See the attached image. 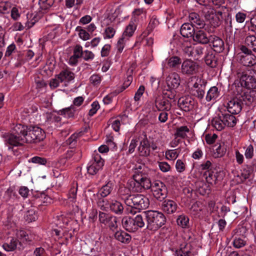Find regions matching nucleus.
Segmentation results:
<instances>
[{"label": "nucleus", "instance_id": "f257e3e1", "mask_svg": "<svg viewBox=\"0 0 256 256\" xmlns=\"http://www.w3.org/2000/svg\"><path fill=\"white\" fill-rule=\"evenodd\" d=\"M5 142L11 146H18L24 143H38L45 138L44 132L39 127L18 124L12 128V132L4 136Z\"/></svg>", "mask_w": 256, "mask_h": 256}, {"label": "nucleus", "instance_id": "f03ea898", "mask_svg": "<svg viewBox=\"0 0 256 256\" xmlns=\"http://www.w3.org/2000/svg\"><path fill=\"white\" fill-rule=\"evenodd\" d=\"M124 203L127 206V212L131 214H135L136 210L146 209L150 204L148 198L140 194H131Z\"/></svg>", "mask_w": 256, "mask_h": 256}, {"label": "nucleus", "instance_id": "7ed1b4c3", "mask_svg": "<svg viewBox=\"0 0 256 256\" xmlns=\"http://www.w3.org/2000/svg\"><path fill=\"white\" fill-rule=\"evenodd\" d=\"M143 214L146 220V228L150 230H158L166 222V218L161 212L148 210L144 212Z\"/></svg>", "mask_w": 256, "mask_h": 256}, {"label": "nucleus", "instance_id": "20e7f679", "mask_svg": "<svg viewBox=\"0 0 256 256\" xmlns=\"http://www.w3.org/2000/svg\"><path fill=\"white\" fill-rule=\"evenodd\" d=\"M122 223L123 227L130 232L136 231L139 228L144 227L145 224L142 214H138L134 217H124Z\"/></svg>", "mask_w": 256, "mask_h": 256}, {"label": "nucleus", "instance_id": "39448f33", "mask_svg": "<svg viewBox=\"0 0 256 256\" xmlns=\"http://www.w3.org/2000/svg\"><path fill=\"white\" fill-rule=\"evenodd\" d=\"M202 12L205 19L212 26L216 28L220 25L222 14L221 10H217L211 6H206L202 8Z\"/></svg>", "mask_w": 256, "mask_h": 256}, {"label": "nucleus", "instance_id": "423d86ee", "mask_svg": "<svg viewBox=\"0 0 256 256\" xmlns=\"http://www.w3.org/2000/svg\"><path fill=\"white\" fill-rule=\"evenodd\" d=\"M238 77L240 78V82H234V86H242L245 89H255L256 88V78L254 76L248 75L245 72H242L238 70L237 72Z\"/></svg>", "mask_w": 256, "mask_h": 256}, {"label": "nucleus", "instance_id": "0eeeda50", "mask_svg": "<svg viewBox=\"0 0 256 256\" xmlns=\"http://www.w3.org/2000/svg\"><path fill=\"white\" fill-rule=\"evenodd\" d=\"M235 94L238 97L242 104H244L246 105H250L252 103L256 102V98L255 94L256 92L254 91L249 92L242 88V86H236L234 90Z\"/></svg>", "mask_w": 256, "mask_h": 256}, {"label": "nucleus", "instance_id": "6e6552de", "mask_svg": "<svg viewBox=\"0 0 256 256\" xmlns=\"http://www.w3.org/2000/svg\"><path fill=\"white\" fill-rule=\"evenodd\" d=\"M151 191L154 196L158 200L162 202L167 196L168 190L166 186L160 180H156L152 182Z\"/></svg>", "mask_w": 256, "mask_h": 256}, {"label": "nucleus", "instance_id": "1a4fd4ad", "mask_svg": "<svg viewBox=\"0 0 256 256\" xmlns=\"http://www.w3.org/2000/svg\"><path fill=\"white\" fill-rule=\"evenodd\" d=\"M209 48L206 46H201L194 44L189 46H186L184 51L188 56L193 57L194 59L198 60L203 56Z\"/></svg>", "mask_w": 256, "mask_h": 256}, {"label": "nucleus", "instance_id": "9d476101", "mask_svg": "<svg viewBox=\"0 0 256 256\" xmlns=\"http://www.w3.org/2000/svg\"><path fill=\"white\" fill-rule=\"evenodd\" d=\"M104 162L99 154H94L90 164L87 167L88 172L91 175L96 174L104 166Z\"/></svg>", "mask_w": 256, "mask_h": 256}, {"label": "nucleus", "instance_id": "9b49d317", "mask_svg": "<svg viewBox=\"0 0 256 256\" xmlns=\"http://www.w3.org/2000/svg\"><path fill=\"white\" fill-rule=\"evenodd\" d=\"M98 218L100 223L108 226L112 230H114L118 228L116 217L103 212H100Z\"/></svg>", "mask_w": 256, "mask_h": 256}, {"label": "nucleus", "instance_id": "f8f14e48", "mask_svg": "<svg viewBox=\"0 0 256 256\" xmlns=\"http://www.w3.org/2000/svg\"><path fill=\"white\" fill-rule=\"evenodd\" d=\"M198 66L196 62L191 60H186L182 64L181 72L184 74L192 75L198 72Z\"/></svg>", "mask_w": 256, "mask_h": 256}, {"label": "nucleus", "instance_id": "ddd939ff", "mask_svg": "<svg viewBox=\"0 0 256 256\" xmlns=\"http://www.w3.org/2000/svg\"><path fill=\"white\" fill-rule=\"evenodd\" d=\"M204 176L207 182L213 184L221 181L223 179L224 173L222 171L214 173L213 172L207 170L204 173Z\"/></svg>", "mask_w": 256, "mask_h": 256}, {"label": "nucleus", "instance_id": "4468645a", "mask_svg": "<svg viewBox=\"0 0 256 256\" xmlns=\"http://www.w3.org/2000/svg\"><path fill=\"white\" fill-rule=\"evenodd\" d=\"M242 103L238 97L236 96L228 102L227 104L228 112L232 114H239L242 109Z\"/></svg>", "mask_w": 256, "mask_h": 256}, {"label": "nucleus", "instance_id": "2eb2a0df", "mask_svg": "<svg viewBox=\"0 0 256 256\" xmlns=\"http://www.w3.org/2000/svg\"><path fill=\"white\" fill-rule=\"evenodd\" d=\"M178 104L181 110L188 112L193 108L194 100L192 97L185 96L180 98L178 100Z\"/></svg>", "mask_w": 256, "mask_h": 256}, {"label": "nucleus", "instance_id": "dca6fc26", "mask_svg": "<svg viewBox=\"0 0 256 256\" xmlns=\"http://www.w3.org/2000/svg\"><path fill=\"white\" fill-rule=\"evenodd\" d=\"M192 38L194 42L203 44H208L210 40V36L204 30L196 31Z\"/></svg>", "mask_w": 256, "mask_h": 256}, {"label": "nucleus", "instance_id": "f3484780", "mask_svg": "<svg viewBox=\"0 0 256 256\" xmlns=\"http://www.w3.org/2000/svg\"><path fill=\"white\" fill-rule=\"evenodd\" d=\"M156 107L159 111H169L172 108L170 100L160 96H157L155 99Z\"/></svg>", "mask_w": 256, "mask_h": 256}, {"label": "nucleus", "instance_id": "a211bd4d", "mask_svg": "<svg viewBox=\"0 0 256 256\" xmlns=\"http://www.w3.org/2000/svg\"><path fill=\"white\" fill-rule=\"evenodd\" d=\"M175 256H194L192 246L188 243L180 244V249L176 252Z\"/></svg>", "mask_w": 256, "mask_h": 256}, {"label": "nucleus", "instance_id": "6ab92c4d", "mask_svg": "<svg viewBox=\"0 0 256 256\" xmlns=\"http://www.w3.org/2000/svg\"><path fill=\"white\" fill-rule=\"evenodd\" d=\"M166 82L169 88H176L180 83V76L177 73L172 72L166 77Z\"/></svg>", "mask_w": 256, "mask_h": 256}, {"label": "nucleus", "instance_id": "aec40b11", "mask_svg": "<svg viewBox=\"0 0 256 256\" xmlns=\"http://www.w3.org/2000/svg\"><path fill=\"white\" fill-rule=\"evenodd\" d=\"M210 42L212 44L213 51L216 52H222L224 50V42L219 37L210 36Z\"/></svg>", "mask_w": 256, "mask_h": 256}, {"label": "nucleus", "instance_id": "412c9836", "mask_svg": "<svg viewBox=\"0 0 256 256\" xmlns=\"http://www.w3.org/2000/svg\"><path fill=\"white\" fill-rule=\"evenodd\" d=\"M178 205L176 203L170 200H166L163 202L162 208L164 212L169 214H173L177 209Z\"/></svg>", "mask_w": 256, "mask_h": 256}, {"label": "nucleus", "instance_id": "4be33fe9", "mask_svg": "<svg viewBox=\"0 0 256 256\" xmlns=\"http://www.w3.org/2000/svg\"><path fill=\"white\" fill-rule=\"evenodd\" d=\"M206 64L211 68H214L217 65V58L212 50L209 48L204 57Z\"/></svg>", "mask_w": 256, "mask_h": 256}, {"label": "nucleus", "instance_id": "5701e85b", "mask_svg": "<svg viewBox=\"0 0 256 256\" xmlns=\"http://www.w3.org/2000/svg\"><path fill=\"white\" fill-rule=\"evenodd\" d=\"M57 77L60 80V82H69L74 78V74L68 69L62 70Z\"/></svg>", "mask_w": 256, "mask_h": 256}, {"label": "nucleus", "instance_id": "b1692460", "mask_svg": "<svg viewBox=\"0 0 256 256\" xmlns=\"http://www.w3.org/2000/svg\"><path fill=\"white\" fill-rule=\"evenodd\" d=\"M136 22L137 18L135 16L131 19L129 24L126 27L122 36L124 37L125 38L126 36L130 38L133 35L135 30H136Z\"/></svg>", "mask_w": 256, "mask_h": 256}, {"label": "nucleus", "instance_id": "393cba45", "mask_svg": "<svg viewBox=\"0 0 256 256\" xmlns=\"http://www.w3.org/2000/svg\"><path fill=\"white\" fill-rule=\"evenodd\" d=\"M180 32L181 34L185 38L193 37L195 31L194 26L190 23L184 24L180 28Z\"/></svg>", "mask_w": 256, "mask_h": 256}, {"label": "nucleus", "instance_id": "a878e982", "mask_svg": "<svg viewBox=\"0 0 256 256\" xmlns=\"http://www.w3.org/2000/svg\"><path fill=\"white\" fill-rule=\"evenodd\" d=\"M140 154L142 156H146L150 154V143L146 138H144L140 142L138 148Z\"/></svg>", "mask_w": 256, "mask_h": 256}, {"label": "nucleus", "instance_id": "bb28decb", "mask_svg": "<svg viewBox=\"0 0 256 256\" xmlns=\"http://www.w3.org/2000/svg\"><path fill=\"white\" fill-rule=\"evenodd\" d=\"M240 63L246 66H252L256 64V56L254 54L242 55Z\"/></svg>", "mask_w": 256, "mask_h": 256}, {"label": "nucleus", "instance_id": "cd10ccee", "mask_svg": "<svg viewBox=\"0 0 256 256\" xmlns=\"http://www.w3.org/2000/svg\"><path fill=\"white\" fill-rule=\"evenodd\" d=\"M211 124L212 126L218 131L224 130L226 127L225 123L222 120L220 114H218L217 116L212 118Z\"/></svg>", "mask_w": 256, "mask_h": 256}, {"label": "nucleus", "instance_id": "c85d7f7f", "mask_svg": "<svg viewBox=\"0 0 256 256\" xmlns=\"http://www.w3.org/2000/svg\"><path fill=\"white\" fill-rule=\"evenodd\" d=\"M189 20L193 26H198L200 28H202L204 22L201 20L199 15L196 12H192L189 15Z\"/></svg>", "mask_w": 256, "mask_h": 256}, {"label": "nucleus", "instance_id": "c756f323", "mask_svg": "<svg viewBox=\"0 0 256 256\" xmlns=\"http://www.w3.org/2000/svg\"><path fill=\"white\" fill-rule=\"evenodd\" d=\"M114 238L118 241L124 244H128L132 238L129 234L122 230L116 232L114 234Z\"/></svg>", "mask_w": 256, "mask_h": 256}, {"label": "nucleus", "instance_id": "7c9ffc66", "mask_svg": "<svg viewBox=\"0 0 256 256\" xmlns=\"http://www.w3.org/2000/svg\"><path fill=\"white\" fill-rule=\"evenodd\" d=\"M220 114L222 118V120L225 123L224 124L226 126L234 127L236 125V118L232 114H230L227 113H221Z\"/></svg>", "mask_w": 256, "mask_h": 256}, {"label": "nucleus", "instance_id": "2f4dec72", "mask_svg": "<svg viewBox=\"0 0 256 256\" xmlns=\"http://www.w3.org/2000/svg\"><path fill=\"white\" fill-rule=\"evenodd\" d=\"M128 185L131 191L137 192H143L140 181H138V180H137L136 176V178H134L133 180L129 182L128 183Z\"/></svg>", "mask_w": 256, "mask_h": 256}, {"label": "nucleus", "instance_id": "473e14b6", "mask_svg": "<svg viewBox=\"0 0 256 256\" xmlns=\"http://www.w3.org/2000/svg\"><path fill=\"white\" fill-rule=\"evenodd\" d=\"M194 81V84H192V82H190L189 84L192 86V90L198 89L200 87H205L206 82L205 80L198 77V76H194L191 78V81Z\"/></svg>", "mask_w": 256, "mask_h": 256}, {"label": "nucleus", "instance_id": "72a5a7b5", "mask_svg": "<svg viewBox=\"0 0 256 256\" xmlns=\"http://www.w3.org/2000/svg\"><path fill=\"white\" fill-rule=\"evenodd\" d=\"M226 152V148L223 144L215 145L213 148L212 156L215 158L222 157L224 155Z\"/></svg>", "mask_w": 256, "mask_h": 256}, {"label": "nucleus", "instance_id": "f704fd0d", "mask_svg": "<svg viewBox=\"0 0 256 256\" xmlns=\"http://www.w3.org/2000/svg\"><path fill=\"white\" fill-rule=\"evenodd\" d=\"M110 210L116 214H121L124 212V206L121 202L116 200H112L110 203Z\"/></svg>", "mask_w": 256, "mask_h": 256}, {"label": "nucleus", "instance_id": "c9c22d12", "mask_svg": "<svg viewBox=\"0 0 256 256\" xmlns=\"http://www.w3.org/2000/svg\"><path fill=\"white\" fill-rule=\"evenodd\" d=\"M131 194V190L129 186H120L118 190V196L124 202H126Z\"/></svg>", "mask_w": 256, "mask_h": 256}, {"label": "nucleus", "instance_id": "e433bc0d", "mask_svg": "<svg viewBox=\"0 0 256 256\" xmlns=\"http://www.w3.org/2000/svg\"><path fill=\"white\" fill-rule=\"evenodd\" d=\"M196 186L198 192L202 195L204 196L210 192L207 184L203 181L198 180L196 182Z\"/></svg>", "mask_w": 256, "mask_h": 256}, {"label": "nucleus", "instance_id": "4c0bfd02", "mask_svg": "<svg viewBox=\"0 0 256 256\" xmlns=\"http://www.w3.org/2000/svg\"><path fill=\"white\" fill-rule=\"evenodd\" d=\"M244 42L248 47L256 53V36H255L250 35L246 36Z\"/></svg>", "mask_w": 256, "mask_h": 256}, {"label": "nucleus", "instance_id": "58836bf2", "mask_svg": "<svg viewBox=\"0 0 256 256\" xmlns=\"http://www.w3.org/2000/svg\"><path fill=\"white\" fill-rule=\"evenodd\" d=\"M218 96V88L216 86H212L208 91L206 99V101L210 102L212 100H216Z\"/></svg>", "mask_w": 256, "mask_h": 256}, {"label": "nucleus", "instance_id": "ea45409f", "mask_svg": "<svg viewBox=\"0 0 256 256\" xmlns=\"http://www.w3.org/2000/svg\"><path fill=\"white\" fill-rule=\"evenodd\" d=\"M112 182H108L99 190L98 194L102 198L108 196L110 194L112 190Z\"/></svg>", "mask_w": 256, "mask_h": 256}, {"label": "nucleus", "instance_id": "a19ab883", "mask_svg": "<svg viewBox=\"0 0 256 256\" xmlns=\"http://www.w3.org/2000/svg\"><path fill=\"white\" fill-rule=\"evenodd\" d=\"M190 132L189 128L186 126H181L176 128L174 136L176 138H185L187 137V133Z\"/></svg>", "mask_w": 256, "mask_h": 256}, {"label": "nucleus", "instance_id": "79ce46f5", "mask_svg": "<svg viewBox=\"0 0 256 256\" xmlns=\"http://www.w3.org/2000/svg\"><path fill=\"white\" fill-rule=\"evenodd\" d=\"M17 244L18 242L16 239L10 238L3 244L2 247L6 251H13L16 248Z\"/></svg>", "mask_w": 256, "mask_h": 256}, {"label": "nucleus", "instance_id": "37998d69", "mask_svg": "<svg viewBox=\"0 0 256 256\" xmlns=\"http://www.w3.org/2000/svg\"><path fill=\"white\" fill-rule=\"evenodd\" d=\"M176 88H169L164 89L162 92V97L169 100H174L176 96Z\"/></svg>", "mask_w": 256, "mask_h": 256}, {"label": "nucleus", "instance_id": "c03bdc74", "mask_svg": "<svg viewBox=\"0 0 256 256\" xmlns=\"http://www.w3.org/2000/svg\"><path fill=\"white\" fill-rule=\"evenodd\" d=\"M136 177L137 180H138V181H140L143 191L145 190L152 188V182H151L149 177L146 178H140L139 176H137Z\"/></svg>", "mask_w": 256, "mask_h": 256}, {"label": "nucleus", "instance_id": "a18cd8bd", "mask_svg": "<svg viewBox=\"0 0 256 256\" xmlns=\"http://www.w3.org/2000/svg\"><path fill=\"white\" fill-rule=\"evenodd\" d=\"M176 222L182 228H186L189 226V218L184 214L179 216Z\"/></svg>", "mask_w": 256, "mask_h": 256}, {"label": "nucleus", "instance_id": "49530a36", "mask_svg": "<svg viewBox=\"0 0 256 256\" xmlns=\"http://www.w3.org/2000/svg\"><path fill=\"white\" fill-rule=\"evenodd\" d=\"M167 64L170 68H176L181 64V59L177 56H174L166 60Z\"/></svg>", "mask_w": 256, "mask_h": 256}, {"label": "nucleus", "instance_id": "de8ad7c7", "mask_svg": "<svg viewBox=\"0 0 256 256\" xmlns=\"http://www.w3.org/2000/svg\"><path fill=\"white\" fill-rule=\"evenodd\" d=\"M74 108L73 106H70L60 110V114L64 116L66 118H70L74 116Z\"/></svg>", "mask_w": 256, "mask_h": 256}, {"label": "nucleus", "instance_id": "09e8293b", "mask_svg": "<svg viewBox=\"0 0 256 256\" xmlns=\"http://www.w3.org/2000/svg\"><path fill=\"white\" fill-rule=\"evenodd\" d=\"M76 31L78 32V36L82 40H86L90 38V35L88 32L80 27L78 26L76 28Z\"/></svg>", "mask_w": 256, "mask_h": 256}, {"label": "nucleus", "instance_id": "8fccbe9b", "mask_svg": "<svg viewBox=\"0 0 256 256\" xmlns=\"http://www.w3.org/2000/svg\"><path fill=\"white\" fill-rule=\"evenodd\" d=\"M116 33V30L112 26H108L105 28L104 32V38H112Z\"/></svg>", "mask_w": 256, "mask_h": 256}, {"label": "nucleus", "instance_id": "3c124183", "mask_svg": "<svg viewBox=\"0 0 256 256\" xmlns=\"http://www.w3.org/2000/svg\"><path fill=\"white\" fill-rule=\"evenodd\" d=\"M54 0H40L39 4L42 10H47L54 4Z\"/></svg>", "mask_w": 256, "mask_h": 256}, {"label": "nucleus", "instance_id": "603ef678", "mask_svg": "<svg viewBox=\"0 0 256 256\" xmlns=\"http://www.w3.org/2000/svg\"><path fill=\"white\" fill-rule=\"evenodd\" d=\"M205 87H200L198 89L192 90V94L200 100L204 98L205 91Z\"/></svg>", "mask_w": 256, "mask_h": 256}, {"label": "nucleus", "instance_id": "864d4df0", "mask_svg": "<svg viewBox=\"0 0 256 256\" xmlns=\"http://www.w3.org/2000/svg\"><path fill=\"white\" fill-rule=\"evenodd\" d=\"M233 246L236 248H240L246 244V242L240 238L236 237L233 241Z\"/></svg>", "mask_w": 256, "mask_h": 256}, {"label": "nucleus", "instance_id": "5fc2aeb1", "mask_svg": "<svg viewBox=\"0 0 256 256\" xmlns=\"http://www.w3.org/2000/svg\"><path fill=\"white\" fill-rule=\"evenodd\" d=\"M98 206L102 210H106L110 208V203L108 201L103 198H99L98 202Z\"/></svg>", "mask_w": 256, "mask_h": 256}, {"label": "nucleus", "instance_id": "6e6d98bb", "mask_svg": "<svg viewBox=\"0 0 256 256\" xmlns=\"http://www.w3.org/2000/svg\"><path fill=\"white\" fill-rule=\"evenodd\" d=\"M166 156L168 160H175L178 156L176 150H168L166 152Z\"/></svg>", "mask_w": 256, "mask_h": 256}, {"label": "nucleus", "instance_id": "4d7b16f0", "mask_svg": "<svg viewBox=\"0 0 256 256\" xmlns=\"http://www.w3.org/2000/svg\"><path fill=\"white\" fill-rule=\"evenodd\" d=\"M30 162L32 163L45 165L47 162L46 159L40 156H34L32 158Z\"/></svg>", "mask_w": 256, "mask_h": 256}, {"label": "nucleus", "instance_id": "13d9d810", "mask_svg": "<svg viewBox=\"0 0 256 256\" xmlns=\"http://www.w3.org/2000/svg\"><path fill=\"white\" fill-rule=\"evenodd\" d=\"M16 236L18 238L22 240V242L27 241L28 238V234L23 230H18L16 233Z\"/></svg>", "mask_w": 256, "mask_h": 256}, {"label": "nucleus", "instance_id": "bf43d9fd", "mask_svg": "<svg viewBox=\"0 0 256 256\" xmlns=\"http://www.w3.org/2000/svg\"><path fill=\"white\" fill-rule=\"evenodd\" d=\"M252 173V170L250 168L243 170L240 174L242 180L244 181L248 178L250 176Z\"/></svg>", "mask_w": 256, "mask_h": 256}, {"label": "nucleus", "instance_id": "052dcab7", "mask_svg": "<svg viewBox=\"0 0 256 256\" xmlns=\"http://www.w3.org/2000/svg\"><path fill=\"white\" fill-rule=\"evenodd\" d=\"M90 81L92 84L94 86H96L100 83L102 81V78L100 75L98 74H94L90 76Z\"/></svg>", "mask_w": 256, "mask_h": 256}, {"label": "nucleus", "instance_id": "680f3d73", "mask_svg": "<svg viewBox=\"0 0 256 256\" xmlns=\"http://www.w3.org/2000/svg\"><path fill=\"white\" fill-rule=\"evenodd\" d=\"M84 51H82V48L80 44H77L75 46L74 50V55L77 58H81L82 56Z\"/></svg>", "mask_w": 256, "mask_h": 256}, {"label": "nucleus", "instance_id": "e2e57ef3", "mask_svg": "<svg viewBox=\"0 0 256 256\" xmlns=\"http://www.w3.org/2000/svg\"><path fill=\"white\" fill-rule=\"evenodd\" d=\"M83 58L86 61L92 60L94 58V53L90 50H86L84 51L82 56Z\"/></svg>", "mask_w": 256, "mask_h": 256}, {"label": "nucleus", "instance_id": "0e129e2a", "mask_svg": "<svg viewBox=\"0 0 256 256\" xmlns=\"http://www.w3.org/2000/svg\"><path fill=\"white\" fill-rule=\"evenodd\" d=\"M26 218L28 222H32L36 220L37 218V216L34 210H30L26 213Z\"/></svg>", "mask_w": 256, "mask_h": 256}, {"label": "nucleus", "instance_id": "69168bd1", "mask_svg": "<svg viewBox=\"0 0 256 256\" xmlns=\"http://www.w3.org/2000/svg\"><path fill=\"white\" fill-rule=\"evenodd\" d=\"M160 169L164 172H168L170 170V166L164 162H158Z\"/></svg>", "mask_w": 256, "mask_h": 256}, {"label": "nucleus", "instance_id": "338daca9", "mask_svg": "<svg viewBox=\"0 0 256 256\" xmlns=\"http://www.w3.org/2000/svg\"><path fill=\"white\" fill-rule=\"evenodd\" d=\"M217 138H218V136L215 134H208L205 136V140H206V142L208 144H210L215 142Z\"/></svg>", "mask_w": 256, "mask_h": 256}, {"label": "nucleus", "instance_id": "774afa93", "mask_svg": "<svg viewBox=\"0 0 256 256\" xmlns=\"http://www.w3.org/2000/svg\"><path fill=\"white\" fill-rule=\"evenodd\" d=\"M100 108V105L98 102L95 101L92 104V108L89 111V115L90 116L94 114Z\"/></svg>", "mask_w": 256, "mask_h": 256}]
</instances>
